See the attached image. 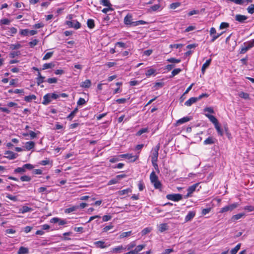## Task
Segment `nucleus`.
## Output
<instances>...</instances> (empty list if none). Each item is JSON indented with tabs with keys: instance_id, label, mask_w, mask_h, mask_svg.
I'll return each instance as SVG.
<instances>
[{
	"instance_id": "obj_1",
	"label": "nucleus",
	"mask_w": 254,
	"mask_h": 254,
	"mask_svg": "<svg viewBox=\"0 0 254 254\" xmlns=\"http://www.w3.org/2000/svg\"><path fill=\"white\" fill-rule=\"evenodd\" d=\"M150 180L151 184L153 185L155 189L161 190L162 185L159 181L158 176L156 175L154 171H152L150 175Z\"/></svg>"
},
{
	"instance_id": "obj_2",
	"label": "nucleus",
	"mask_w": 254,
	"mask_h": 254,
	"mask_svg": "<svg viewBox=\"0 0 254 254\" xmlns=\"http://www.w3.org/2000/svg\"><path fill=\"white\" fill-rule=\"evenodd\" d=\"M243 45L244 46H242L240 49V54H245L249 49L254 47V39L245 42Z\"/></svg>"
},
{
	"instance_id": "obj_3",
	"label": "nucleus",
	"mask_w": 254,
	"mask_h": 254,
	"mask_svg": "<svg viewBox=\"0 0 254 254\" xmlns=\"http://www.w3.org/2000/svg\"><path fill=\"white\" fill-rule=\"evenodd\" d=\"M166 198L168 200L179 201L183 198V196L179 193L169 194L166 195Z\"/></svg>"
},
{
	"instance_id": "obj_4",
	"label": "nucleus",
	"mask_w": 254,
	"mask_h": 254,
	"mask_svg": "<svg viewBox=\"0 0 254 254\" xmlns=\"http://www.w3.org/2000/svg\"><path fill=\"white\" fill-rule=\"evenodd\" d=\"M66 24L68 27L78 29L80 28L81 24L77 20L67 21Z\"/></svg>"
},
{
	"instance_id": "obj_5",
	"label": "nucleus",
	"mask_w": 254,
	"mask_h": 254,
	"mask_svg": "<svg viewBox=\"0 0 254 254\" xmlns=\"http://www.w3.org/2000/svg\"><path fill=\"white\" fill-rule=\"evenodd\" d=\"M160 149V145L158 144L153 149L152 155L151 156V161L157 162L158 157V151Z\"/></svg>"
},
{
	"instance_id": "obj_6",
	"label": "nucleus",
	"mask_w": 254,
	"mask_h": 254,
	"mask_svg": "<svg viewBox=\"0 0 254 254\" xmlns=\"http://www.w3.org/2000/svg\"><path fill=\"white\" fill-rule=\"evenodd\" d=\"M198 183H196L195 184H193V185L189 187L188 189V193L187 194L185 195V198H187L190 196H191V194L195 190L197 187L198 186Z\"/></svg>"
},
{
	"instance_id": "obj_7",
	"label": "nucleus",
	"mask_w": 254,
	"mask_h": 254,
	"mask_svg": "<svg viewBox=\"0 0 254 254\" xmlns=\"http://www.w3.org/2000/svg\"><path fill=\"white\" fill-rule=\"evenodd\" d=\"M248 19V17L246 15L237 14L235 16V20L240 23H244L245 22V20Z\"/></svg>"
},
{
	"instance_id": "obj_8",
	"label": "nucleus",
	"mask_w": 254,
	"mask_h": 254,
	"mask_svg": "<svg viewBox=\"0 0 254 254\" xmlns=\"http://www.w3.org/2000/svg\"><path fill=\"white\" fill-rule=\"evenodd\" d=\"M4 154L6 155V158L9 159H14L16 158L17 154L11 151H6L4 153Z\"/></svg>"
},
{
	"instance_id": "obj_9",
	"label": "nucleus",
	"mask_w": 254,
	"mask_h": 254,
	"mask_svg": "<svg viewBox=\"0 0 254 254\" xmlns=\"http://www.w3.org/2000/svg\"><path fill=\"white\" fill-rule=\"evenodd\" d=\"M120 156L122 158H126L128 159H130L133 158V159L131 160L132 162H134L136 161L137 159L138 156H133L131 154H124L120 155Z\"/></svg>"
},
{
	"instance_id": "obj_10",
	"label": "nucleus",
	"mask_w": 254,
	"mask_h": 254,
	"mask_svg": "<svg viewBox=\"0 0 254 254\" xmlns=\"http://www.w3.org/2000/svg\"><path fill=\"white\" fill-rule=\"evenodd\" d=\"M195 215L194 211H189L188 214L186 216L185 220L186 222L190 221L193 218Z\"/></svg>"
},
{
	"instance_id": "obj_11",
	"label": "nucleus",
	"mask_w": 254,
	"mask_h": 254,
	"mask_svg": "<svg viewBox=\"0 0 254 254\" xmlns=\"http://www.w3.org/2000/svg\"><path fill=\"white\" fill-rule=\"evenodd\" d=\"M216 139L213 137L210 136L206 138L204 141L203 144L204 145H211L215 143Z\"/></svg>"
},
{
	"instance_id": "obj_12",
	"label": "nucleus",
	"mask_w": 254,
	"mask_h": 254,
	"mask_svg": "<svg viewBox=\"0 0 254 254\" xmlns=\"http://www.w3.org/2000/svg\"><path fill=\"white\" fill-rule=\"evenodd\" d=\"M51 98L50 96V93H48L44 96L43 97V101H42V104L45 105H48L51 101Z\"/></svg>"
},
{
	"instance_id": "obj_13",
	"label": "nucleus",
	"mask_w": 254,
	"mask_h": 254,
	"mask_svg": "<svg viewBox=\"0 0 254 254\" xmlns=\"http://www.w3.org/2000/svg\"><path fill=\"white\" fill-rule=\"evenodd\" d=\"M197 101V99L196 97H191L185 103V105L187 106L190 107Z\"/></svg>"
},
{
	"instance_id": "obj_14",
	"label": "nucleus",
	"mask_w": 254,
	"mask_h": 254,
	"mask_svg": "<svg viewBox=\"0 0 254 254\" xmlns=\"http://www.w3.org/2000/svg\"><path fill=\"white\" fill-rule=\"evenodd\" d=\"M132 16L130 14L127 15L124 18V23L126 25H132V22L131 21Z\"/></svg>"
},
{
	"instance_id": "obj_15",
	"label": "nucleus",
	"mask_w": 254,
	"mask_h": 254,
	"mask_svg": "<svg viewBox=\"0 0 254 254\" xmlns=\"http://www.w3.org/2000/svg\"><path fill=\"white\" fill-rule=\"evenodd\" d=\"M211 62V59H209L207 60L205 63H204L201 67V72L202 74H204L206 69L209 66Z\"/></svg>"
},
{
	"instance_id": "obj_16",
	"label": "nucleus",
	"mask_w": 254,
	"mask_h": 254,
	"mask_svg": "<svg viewBox=\"0 0 254 254\" xmlns=\"http://www.w3.org/2000/svg\"><path fill=\"white\" fill-rule=\"evenodd\" d=\"M191 120V118L189 117H185L183 118H181L177 121V125H179L183 124H184L187 122L190 121Z\"/></svg>"
},
{
	"instance_id": "obj_17",
	"label": "nucleus",
	"mask_w": 254,
	"mask_h": 254,
	"mask_svg": "<svg viewBox=\"0 0 254 254\" xmlns=\"http://www.w3.org/2000/svg\"><path fill=\"white\" fill-rule=\"evenodd\" d=\"M94 245L96 248L101 249H104L107 247L105 245V243L102 241L95 242H94Z\"/></svg>"
},
{
	"instance_id": "obj_18",
	"label": "nucleus",
	"mask_w": 254,
	"mask_h": 254,
	"mask_svg": "<svg viewBox=\"0 0 254 254\" xmlns=\"http://www.w3.org/2000/svg\"><path fill=\"white\" fill-rule=\"evenodd\" d=\"M205 116L209 119L214 126L219 124L218 120L214 116L209 114H205Z\"/></svg>"
},
{
	"instance_id": "obj_19",
	"label": "nucleus",
	"mask_w": 254,
	"mask_h": 254,
	"mask_svg": "<svg viewBox=\"0 0 254 254\" xmlns=\"http://www.w3.org/2000/svg\"><path fill=\"white\" fill-rule=\"evenodd\" d=\"M91 82L90 80L86 79L85 81L81 82L80 86L82 88H88L91 86Z\"/></svg>"
},
{
	"instance_id": "obj_20",
	"label": "nucleus",
	"mask_w": 254,
	"mask_h": 254,
	"mask_svg": "<svg viewBox=\"0 0 254 254\" xmlns=\"http://www.w3.org/2000/svg\"><path fill=\"white\" fill-rule=\"evenodd\" d=\"M35 146V143L33 141H28L26 142L25 147L27 150H30Z\"/></svg>"
},
{
	"instance_id": "obj_21",
	"label": "nucleus",
	"mask_w": 254,
	"mask_h": 254,
	"mask_svg": "<svg viewBox=\"0 0 254 254\" xmlns=\"http://www.w3.org/2000/svg\"><path fill=\"white\" fill-rule=\"evenodd\" d=\"M78 108H75L67 117V119L70 121L72 120V119L74 117L75 115L78 112Z\"/></svg>"
},
{
	"instance_id": "obj_22",
	"label": "nucleus",
	"mask_w": 254,
	"mask_h": 254,
	"mask_svg": "<svg viewBox=\"0 0 254 254\" xmlns=\"http://www.w3.org/2000/svg\"><path fill=\"white\" fill-rule=\"evenodd\" d=\"M18 252V254H28L29 250L27 248L21 247H20Z\"/></svg>"
},
{
	"instance_id": "obj_23",
	"label": "nucleus",
	"mask_w": 254,
	"mask_h": 254,
	"mask_svg": "<svg viewBox=\"0 0 254 254\" xmlns=\"http://www.w3.org/2000/svg\"><path fill=\"white\" fill-rule=\"evenodd\" d=\"M161 7V5L160 4H154L151 6L150 8L148 9L149 11H156L158 10Z\"/></svg>"
},
{
	"instance_id": "obj_24",
	"label": "nucleus",
	"mask_w": 254,
	"mask_h": 254,
	"mask_svg": "<svg viewBox=\"0 0 254 254\" xmlns=\"http://www.w3.org/2000/svg\"><path fill=\"white\" fill-rule=\"evenodd\" d=\"M36 99V96L35 95H31L26 96L24 97V100L27 102H30L32 100Z\"/></svg>"
},
{
	"instance_id": "obj_25",
	"label": "nucleus",
	"mask_w": 254,
	"mask_h": 254,
	"mask_svg": "<svg viewBox=\"0 0 254 254\" xmlns=\"http://www.w3.org/2000/svg\"><path fill=\"white\" fill-rule=\"evenodd\" d=\"M10 23V20L7 18H2L0 20V25H8Z\"/></svg>"
},
{
	"instance_id": "obj_26",
	"label": "nucleus",
	"mask_w": 254,
	"mask_h": 254,
	"mask_svg": "<svg viewBox=\"0 0 254 254\" xmlns=\"http://www.w3.org/2000/svg\"><path fill=\"white\" fill-rule=\"evenodd\" d=\"M168 228V226L166 223H162L159 225V230L163 232L167 230Z\"/></svg>"
},
{
	"instance_id": "obj_27",
	"label": "nucleus",
	"mask_w": 254,
	"mask_h": 254,
	"mask_svg": "<svg viewBox=\"0 0 254 254\" xmlns=\"http://www.w3.org/2000/svg\"><path fill=\"white\" fill-rule=\"evenodd\" d=\"M32 210V208L27 206H23L20 209V212L22 213H25Z\"/></svg>"
},
{
	"instance_id": "obj_28",
	"label": "nucleus",
	"mask_w": 254,
	"mask_h": 254,
	"mask_svg": "<svg viewBox=\"0 0 254 254\" xmlns=\"http://www.w3.org/2000/svg\"><path fill=\"white\" fill-rule=\"evenodd\" d=\"M241 244H238L234 249L231 250V254H236L238 251L240 249Z\"/></svg>"
},
{
	"instance_id": "obj_29",
	"label": "nucleus",
	"mask_w": 254,
	"mask_h": 254,
	"mask_svg": "<svg viewBox=\"0 0 254 254\" xmlns=\"http://www.w3.org/2000/svg\"><path fill=\"white\" fill-rule=\"evenodd\" d=\"M100 2L104 6L110 7L112 6L109 0H100Z\"/></svg>"
},
{
	"instance_id": "obj_30",
	"label": "nucleus",
	"mask_w": 254,
	"mask_h": 254,
	"mask_svg": "<svg viewBox=\"0 0 254 254\" xmlns=\"http://www.w3.org/2000/svg\"><path fill=\"white\" fill-rule=\"evenodd\" d=\"M54 64L52 63L44 64L43 65L42 69L45 70L48 68H51L54 67Z\"/></svg>"
},
{
	"instance_id": "obj_31",
	"label": "nucleus",
	"mask_w": 254,
	"mask_h": 254,
	"mask_svg": "<svg viewBox=\"0 0 254 254\" xmlns=\"http://www.w3.org/2000/svg\"><path fill=\"white\" fill-rule=\"evenodd\" d=\"M87 24L90 29H92L95 27L94 21L92 19H89L87 20Z\"/></svg>"
},
{
	"instance_id": "obj_32",
	"label": "nucleus",
	"mask_w": 254,
	"mask_h": 254,
	"mask_svg": "<svg viewBox=\"0 0 254 254\" xmlns=\"http://www.w3.org/2000/svg\"><path fill=\"white\" fill-rule=\"evenodd\" d=\"M156 72V70L153 68H150L146 70L145 72V75L146 76L149 77L151 75L154 74V73Z\"/></svg>"
},
{
	"instance_id": "obj_33",
	"label": "nucleus",
	"mask_w": 254,
	"mask_h": 254,
	"mask_svg": "<svg viewBox=\"0 0 254 254\" xmlns=\"http://www.w3.org/2000/svg\"><path fill=\"white\" fill-rule=\"evenodd\" d=\"M21 47V45L19 43H17L16 44H11L9 45V48L12 50L18 49Z\"/></svg>"
},
{
	"instance_id": "obj_34",
	"label": "nucleus",
	"mask_w": 254,
	"mask_h": 254,
	"mask_svg": "<svg viewBox=\"0 0 254 254\" xmlns=\"http://www.w3.org/2000/svg\"><path fill=\"white\" fill-rule=\"evenodd\" d=\"M131 192V189L129 188H128V189L119 191V194L120 195H125V194H127L129 192Z\"/></svg>"
},
{
	"instance_id": "obj_35",
	"label": "nucleus",
	"mask_w": 254,
	"mask_h": 254,
	"mask_svg": "<svg viewBox=\"0 0 254 254\" xmlns=\"http://www.w3.org/2000/svg\"><path fill=\"white\" fill-rule=\"evenodd\" d=\"M214 126L218 134L220 136H222L223 135V132L222 129L221 128L219 124H218L217 125H215V126Z\"/></svg>"
},
{
	"instance_id": "obj_36",
	"label": "nucleus",
	"mask_w": 254,
	"mask_h": 254,
	"mask_svg": "<svg viewBox=\"0 0 254 254\" xmlns=\"http://www.w3.org/2000/svg\"><path fill=\"white\" fill-rule=\"evenodd\" d=\"M182 71V69L181 68H176L174 69L171 72V75L170 76L171 77H174V76L177 75L179 74L181 71Z\"/></svg>"
},
{
	"instance_id": "obj_37",
	"label": "nucleus",
	"mask_w": 254,
	"mask_h": 254,
	"mask_svg": "<svg viewBox=\"0 0 254 254\" xmlns=\"http://www.w3.org/2000/svg\"><path fill=\"white\" fill-rule=\"evenodd\" d=\"M243 216H244V213H239L233 216L232 219L233 221L237 220L241 218Z\"/></svg>"
},
{
	"instance_id": "obj_38",
	"label": "nucleus",
	"mask_w": 254,
	"mask_h": 254,
	"mask_svg": "<svg viewBox=\"0 0 254 254\" xmlns=\"http://www.w3.org/2000/svg\"><path fill=\"white\" fill-rule=\"evenodd\" d=\"M147 22L145 21L140 20L134 22H132V25L133 26H137L139 25H143L146 24Z\"/></svg>"
},
{
	"instance_id": "obj_39",
	"label": "nucleus",
	"mask_w": 254,
	"mask_h": 254,
	"mask_svg": "<svg viewBox=\"0 0 254 254\" xmlns=\"http://www.w3.org/2000/svg\"><path fill=\"white\" fill-rule=\"evenodd\" d=\"M20 55V51H14V52H11L10 54H9V57L11 58H15V57L16 56H18L19 55Z\"/></svg>"
},
{
	"instance_id": "obj_40",
	"label": "nucleus",
	"mask_w": 254,
	"mask_h": 254,
	"mask_svg": "<svg viewBox=\"0 0 254 254\" xmlns=\"http://www.w3.org/2000/svg\"><path fill=\"white\" fill-rule=\"evenodd\" d=\"M181 3L179 2L172 3L170 5V8L171 9H176V8L178 7L179 6H180Z\"/></svg>"
},
{
	"instance_id": "obj_41",
	"label": "nucleus",
	"mask_w": 254,
	"mask_h": 254,
	"mask_svg": "<svg viewBox=\"0 0 254 254\" xmlns=\"http://www.w3.org/2000/svg\"><path fill=\"white\" fill-rule=\"evenodd\" d=\"M145 247V245H140L137 246L134 250L136 252V253L138 254V252L141 251L143 249H144Z\"/></svg>"
},
{
	"instance_id": "obj_42",
	"label": "nucleus",
	"mask_w": 254,
	"mask_h": 254,
	"mask_svg": "<svg viewBox=\"0 0 254 254\" xmlns=\"http://www.w3.org/2000/svg\"><path fill=\"white\" fill-rule=\"evenodd\" d=\"M25 172V170L23 166L22 167H18L14 170V172L16 173H22Z\"/></svg>"
},
{
	"instance_id": "obj_43",
	"label": "nucleus",
	"mask_w": 254,
	"mask_h": 254,
	"mask_svg": "<svg viewBox=\"0 0 254 254\" xmlns=\"http://www.w3.org/2000/svg\"><path fill=\"white\" fill-rule=\"evenodd\" d=\"M167 61L170 63H179L181 62V60L177 59L174 58H171L168 59L167 60Z\"/></svg>"
},
{
	"instance_id": "obj_44",
	"label": "nucleus",
	"mask_w": 254,
	"mask_h": 254,
	"mask_svg": "<svg viewBox=\"0 0 254 254\" xmlns=\"http://www.w3.org/2000/svg\"><path fill=\"white\" fill-rule=\"evenodd\" d=\"M78 208V206H73L68 208H67L65 210V213H70L75 211Z\"/></svg>"
},
{
	"instance_id": "obj_45",
	"label": "nucleus",
	"mask_w": 254,
	"mask_h": 254,
	"mask_svg": "<svg viewBox=\"0 0 254 254\" xmlns=\"http://www.w3.org/2000/svg\"><path fill=\"white\" fill-rule=\"evenodd\" d=\"M46 81L50 84L56 83L57 82V78L56 77L49 78H48L46 80Z\"/></svg>"
},
{
	"instance_id": "obj_46",
	"label": "nucleus",
	"mask_w": 254,
	"mask_h": 254,
	"mask_svg": "<svg viewBox=\"0 0 254 254\" xmlns=\"http://www.w3.org/2000/svg\"><path fill=\"white\" fill-rule=\"evenodd\" d=\"M53 52H48V53H46V55L43 58V60H47L48 59H49L50 58H51V57L53 56Z\"/></svg>"
},
{
	"instance_id": "obj_47",
	"label": "nucleus",
	"mask_w": 254,
	"mask_h": 254,
	"mask_svg": "<svg viewBox=\"0 0 254 254\" xmlns=\"http://www.w3.org/2000/svg\"><path fill=\"white\" fill-rule=\"evenodd\" d=\"M45 77H42V78H36V82L38 85H40L41 83H43L44 82H45L46 80H45Z\"/></svg>"
},
{
	"instance_id": "obj_48",
	"label": "nucleus",
	"mask_w": 254,
	"mask_h": 254,
	"mask_svg": "<svg viewBox=\"0 0 254 254\" xmlns=\"http://www.w3.org/2000/svg\"><path fill=\"white\" fill-rule=\"evenodd\" d=\"M229 26V24L227 22H222L219 26L220 29H223L225 28H227Z\"/></svg>"
},
{
	"instance_id": "obj_49",
	"label": "nucleus",
	"mask_w": 254,
	"mask_h": 254,
	"mask_svg": "<svg viewBox=\"0 0 254 254\" xmlns=\"http://www.w3.org/2000/svg\"><path fill=\"white\" fill-rule=\"evenodd\" d=\"M148 131V129L147 128H141L140 129V130H139L137 133H136V135H141L142 134L144 133H145V132H147Z\"/></svg>"
},
{
	"instance_id": "obj_50",
	"label": "nucleus",
	"mask_w": 254,
	"mask_h": 254,
	"mask_svg": "<svg viewBox=\"0 0 254 254\" xmlns=\"http://www.w3.org/2000/svg\"><path fill=\"white\" fill-rule=\"evenodd\" d=\"M247 10L250 14L254 13V4H251L248 8Z\"/></svg>"
},
{
	"instance_id": "obj_51",
	"label": "nucleus",
	"mask_w": 254,
	"mask_h": 254,
	"mask_svg": "<svg viewBox=\"0 0 254 254\" xmlns=\"http://www.w3.org/2000/svg\"><path fill=\"white\" fill-rule=\"evenodd\" d=\"M86 101L84 99L82 98H80L77 102V104L78 106H81L84 105L85 104H86Z\"/></svg>"
},
{
	"instance_id": "obj_52",
	"label": "nucleus",
	"mask_w": 254,
	"mask_h": 254,
	"mask_svg": "<svg viewBox=\"0 0 254 254\" xmlns=\"http://www.w3.org/2000/svg\"><path fill=\"white\" fill-rule=\"evenodd\" d=\"M20 180L22 182H29L31 180V178L28 176H23L20 177Z\"/></svg>"
},
{
	"instance_id": "obj_53",
	"label": "nucleus",
	"mask_w": 254,
	"mask_h": 254,
	"mask_svg": "<svg viewBox=\"0 0 254 254\" xmlns=\"http://www.w3.org/2000/svg\"><path fill=\"white\" fill-rule=\"evenodd\" d=\"M239 96L241 98H244L245 99H247L249 97V95L247 93L242 92L239 94Z\"/></svg>"
},
{
	"instance_id": "obj_54",
	"label": "nucleus",
	"mask_w": 254,
	"mask_h": 254,
	"mask_svg": "<svg viewBox=\"0 0 254 254\" xmlns=\"http://www.w3.org/2000/svg\"><path fill=\"white\" fill-rule=\"evenodd\" d=\"M224 32H222L220 33L216 34L214 36H213V38L211 40V42H214L217 38H218L221 35H222Z\"/></svg>"
},
{
	"instance_id": "obj_55",
	"label": "nucleus",
	"mask_w": 254,
	"mask_h": 254,
	"mask_svg": "<svg viewBox=\"0 0 254 254\" xmlns=\"http://www.w3.org/2000/svg\"><path fill=\"white\" fill-rule=\"evenodd\" d=\"M151 230V229L150 228H145L144 229H143L141 231L142 235H145L148 233H149Z\"/></svg>"
},
{
	"instance_id": "obj_56",
	"label": "nucleus",
	"mask_w": 254,
	"mask_h": 254,
	"mask_svg": "<svg viewBox=\"0 0 254 254\" xmlns=\"http://www.w3.org/2000/svg\"><path fill=\"white\" fill-rule=\"evenodd\" d=\"M38 43V40L37 39H34L32 40V41L30 42L29 43V44L30 46V47L33 48L35 46L37 45Z\"/></svg>"
},
{
	"instance_id": "obj_57",
	"label": "nucleus",
	"mask_w": 254,
	"mask_h": 254,
	"mask_svg": "<svg viewBox=\"0 0 254 254\" xmlns=\"http://www.w3.org/2000/svg\"><path fill=\"white\" fill-rule=\"evenodd\" d=\"M123 249V247L122 246H119L117 247H115L112 249V252L113 253H117L120 250Z\"/></svg>"
},
{
	"instance_id": "obj_58",
	"label": "nucleus",
	"mask_w": 254,
	"mask_h": 254,
	"mask_svg": "<svg viewBox=\"0 0 254 254\" xmlns=\"http://www.w3.org/2000/svg\"><path fill=\"white\" fill-rule=\"evenodd\" d=\"M135 246H136V244H135V242H132L130 244H129L128 245H127V250H129L133 248L134 247H135Z\"/></svg>"
},
{
	"instance_id": "obj_59",
	"label": "nucleus",
	"mask_w": 254,
	"mask_h": 254,
	"mask_svg": "<svg viewBox=\"0 0 254 254\" xmlns=\"http://www.w3.org/2000/svg\"><path fill=\"white\" fill-rule=\"evenodd\" d=\"M6 197L14 201H15L17 200V197L16 196H13L9 194H7L6 196Z\"/></svg>"
},
{
	"instance_id": "obj_60",
	"label": "nucleus",
	"mask_w": 254,
	"mask_h": 254,
	"mask_svg": "<svg viewBox=\"0 0 254 254\" xmlns=\"http://www.w3.org/2000/svg\"><path fill=\"white\" fill-rule=\"evenodd\" d=\"M131 231L123 232L121 234L120 237H121V238L127 237L131 235Z\"/></svg>"
},
{
	"instance_id": "obj_61",
	"label": "nucleus",
	"mask_w": 254,
	"mask_h": 254,
	"mask_svg": "<svg viewBox=\"0 0 254 254\" xmlns=\"http://www.w3.org/2000/svg\"><path fill=\"white\" fill-rule=\"evenodd\" d=\"M138 189L140 191H142L144 189V185L142 181H140L138 184Z\"/></svg>"
},
{
	"instance_id": "obj_62",
	"label": "nucleus",
	"mask_w": 254,
	"mask_h": 254,
	"mask_svg": "<svg viewBox=\"0 0 254 254\" xmlns=\"http://www.w3.org/2000/svg\"><path fill=\"white\" fill-rule=\"evenodd\" d=\"M28 33H29V30L28 29L21 30L20 32V34L21 35L25 36H28Z\"/></svg>"
},
{
	"instance_id": "obj_63",
	"label": "nucleus",
	"mask_w": 254,
	"mask_h": 254,
	"mask_svg": "<svg viewBox=\"0 0 254 254\" xmlns=\"http://www.w3.org/2000/svg\"><path fill=\"white\" fill-rule=\"evenodd\" d=\"M111 218H112V216L109 215H104L102 217L103 221H104V222H107V221L111 220Z\"/></svg>"
},
{
	"instance_id": "obj_64",
	"label": "nucleus",
	"mask_w": 254,
	"mask_h": 254,
	"mask_svg": "<svg viewBox=\"0 0 254 254\" xmlns=\"http://www.w3.org/2000/svg\"><path fill=\"white\" fill-rule=\"evenodd\" d=\"M244 209L248 210L249 212H252L254 210V207L252 205H248L244 207Z\"/></svg>"
}]
</instances>
